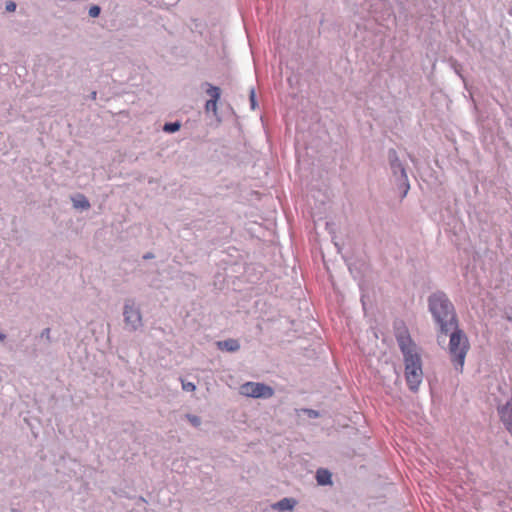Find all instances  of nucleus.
<instances>
[{
    "label": "nucleus",
    "instance_id": "f257e3e1",
    "mask_svg": "<svg viewBox=\"0 0 512 512\" xmlns=\"http://www.w3.org/2000/svg\"><path fill=\"white\" fill-rule=\"evenodd\" d=\"M397 341L404 355L406 382L412 391H416L423 379L421 358L409 335L399 334Z\"/></svg>",
    "mask_w": 512,
    "mask_h": 512
},
{
    "label": "nucleus",
    "instance_id": "f03ea898",
    "mask_svg": "<svg viewBox=\"0 0 512 512\" xmlns=\"http://www.w3.org/2000/svg\"><path fill=\"white\" fill-rule=\"evenodd\" d=\"M429 310L435 322L439 325L440 334L447 335L452 328H456L458 320L451 301L443 292H436L429 297Z\"/></svg>",
    "mask_w": 512,
    "mask_h": 512
},
{
    "label": "nucleus",
    "instance_id": "7ed1b4c3",
    "mask_svg": "<svg viewBox=\"0 0 512 512\" xmlns=\"http://www.w3.org/2000/svg\"><path fill=\"white\" fill-rule=\"evenodd\" d=\"M447 347L448 355L454 369L458 373L463 372L466 356L470 350V342L467 335L458 328H452Z\"/></svg>",
    "mask_w": 512,
    "mask_h": 512
},
{
    "label": "nucleus",
    "instance_id": "20e7f679",
    "mask_svg": "<svg viewBox=\"0 0 512 512\" xmlns=\"http://www.w3.org/2000/svg\"><path fill=\"white\" fill-rule=\"evenodd\" d=\"M240 394L253 398H270L274 390L263 383L247 382L240 386Z\"/></svg>",
    "mask_w": 512,
    "mask_h": 512
},
{
    "label": "nucleus",
    "instance_id": "39448f33",
    "mask_svg": "<svg viewBox=\"0 0 512 512\" xmlns=\"http://www.w3.org/2000/svg\"><path fill=\"white\" fill-rule=\"evenodd\" d=\"M124 317L126 325L129 326L131 330H136L139 326H141L142 318L140 311L133 305H125Z\"/></svg>",
    "mask_w": 512,
    "mask_h": 512
},
{
    "label": "nucleus",
    "instance_id": "423d86ee",
    "mask_svg": "<svg viewBox=\"0 0 512 512\" xmlns=\"http://www.w3.org/2000/svg\"><path fill=\"white\" fill-rule=\"evenodd\" d=\"M498 412L502 423L512 436V403L507 402L499 408Z\"/></svg>",
    "mask_w": 512,
    "mask_h": 512
},
{
    "label": "nucleus",
    "instance_id": "0eeeda50",
    "mask_svg": "<svg viewBox=\"0 0 512 512\" xmlns=\"http://www.w3.org/2000/svg\"><path fill=\"white\" fill-rule=\"evenodd\" d=\"M296 504H297V501L293 498H283L282 500L273 504L272 508L279 510V511H286V510L292 511Z\"/></svg>",
    "mask_w": 512,
    "mask_h": 512
},
{
    "label": "nucleus",
    "instance_id": "6e6552de",
    "mask_svg": "<svg viewBox=\"0 0 512 512\" xmlns=\"http://www.w3.org/2000/svg\"><path fill=\"white\" fill-rule=\"evenodd\" d=\"M217 347L222 351L235 352L239 350L240 344L235 339H227L224 341H218Z\"/></svg>",
    "mask_w": 512,
    "mask_h": 512
},
{
    "label": "nucleus",
    "instance_id": "1a4fd4ad",
    "mask_svg": "<svg viewBox=\"0 0 512 512\" xmlns=\"http://www.w3.org/2000/svg\"><path fill=\"white\" fill-rule=\"evenodd\" d=\"M316 480L319 485L332 484L331 473L326 469H319L316 473Z\"/></svg>",
    "mask_w": 512,
    "mask_h": 512
},
{
    "label": "nucleus",
    "instance_id": "9d476101",
    "mask_svg": "<svg viewBox=\"0 0 512 512\" xmlns=\"http://www.w3.org/2000/svg\"><path fill=\"white\" fill-rule=\"evenodd\" d=\"M206 92L210 96L211 100L218 101L220 99L221 91L219 87L209 85Z\"/></svg>",
    "mask_w": 512,
    "mask_h": 512
},
{
    "label": "nucleus",
    "instance_id": "9b49d317",
    "mask_svg": "<svg viewBox=\"0 0 512 512\" xmlns=\"http://www.w3.org/2000/svg\"><path fill=\"white\" fill-rule=\"evenodd\" d=\"M181 125L179 122L166 123L163 130L167 133H174L180 129Z\"/></svg>",
    "mask_w": 512,
    "mask_h": 512
},
{
    "label": "nucleus",
    "instance_id": "f8f14e48",
    "mask_svg": "<svg viewBox=\"0 0 512 512\" xmlns=\"http://www.w3.org/2000/svg\"><path fill=\"white\" fill-rule=\"evenodd\" d=\"M74 206L77 208L80 207L83 209H88L90 204L84 196H80L79 199L74 200Z\"/></svg>",
    "mask_w": 512,
    "mask_h": 512
},
{
    "label": "nucleus",
    "instance_id": "ddd939ff",
    "mask_svg": "<svg viewBox=\"0 0 512 512\" xmlns=\"http://www.w3.org/2000/svg\"><path fill=\"white\" fill-rule=\"evenodd\" d=\"M217 102L215 100L209 99L205 104V109L207 112L212 111L214 114L217 113Z\"/></svg>",
    "mask_w": 512,
    "mask_h": 512
},
{
    "label": "nucleus",
    "instance_id": "4468645a",
    "mask_svg": "<svg viewBox=\"0 0 512 512\" xmlns=\"http://www.w3.org/2000/svg\"><path fill=\"white\" fill-rule=\"evenodd\" d=\"M100 14V7L97 5H93L89 9V15L93 18L98 17Z\"/></svg>",
    "mask_w": 512,
    "mask_h": 512
},
{
    "label": "nucleus",
    "instance_id": "2eb2a0df",
    "mask_svg": "<svg viewBox=\"0 0 512 512\" xmlns=\"http://www.w3.org/2000/svg\"><path fill=\"white\" fill-rule=\"evenodd\" d=\"M182 389L185 390V391H195L196 386L192 382L182 381Z\"/></svg>",
    "mask_w": 512,
    "mask_h": 512
},
{
    "label": "nucleus",
    "instance_id": "dca6fc26",
    "mask_svg": "<svg viewBox=\"0 0 512 512\" xmlns=\"http://www.w3.org/2000/svg\"><path fill=\"white\" fill-rule=\"evenodd\" d=\"M189 421L191 422L192 425L194 426H199L200 425V418L197 417V416H194V415H188L187 416Z\"/></svg>",
    "mask_w": 512,
    "mask_h": 512
},
{
    "label": "nucleus",
    "instance_id": "f3484780",
    "mask_svg": "<svg viewBox=\"0 0 512 512\" xmlns=\"http://www.w3.org/2000/svg\"><path fill=\"white\" fill-rule=\"evenodd\" d=\"M16 9V4L12 1L6 3V10L9 12H13Z\"/></svg>",
    "mask_w": 512,
    "mask_h": 512
},
{
    "label": "nucleus",
    "instance_id": "a211bd4d",
    "mask_svg": "<svg viewBox=\"0 0 512 512\" xmlns=\"http://www.w3.org/2000/svg\"><path fill=\"white\" fill-rule=\"evenodd\" d=\"M250 100H251L252 108H254L255 107V92L253 89L250 92Z\"/></svg>",
    "mask_w": 512,
    "mask_h": 512
},
{
    "label": "nucleus",
    "instance_id": "6ab92c4d",
    "mask_svg": "<svg viewBox=\"0 0 512 512\" xmlns=\"http://www.w3.org/2000/svg\"><path fill=\"white\" fill-rule=\"evenodd\" d=\"M397 166L400 168L402 175L406 178V172H405V169H404L403 167H401V165H400V164H397Z\"/></svg>",
    "mask_w": 512,
    "mask_h": 512
},
{
    "label": "nucleus",
    "instance_id": "aec40b11",
    "mask_svg": "<svg viewBox=\"0 0 512 512\" xmlns=\"http://www.w3.org/2000/svg\"><path fill=\"white\" fill-rule=\"evenodd\" d=\"M50 329L47 328L43 331V335H45L47 338H49Z\"/></svg>",
    "mask_w": 512,
    "mask_h": 512
},
{
    "label": "nucleus",
    "instance_id": "412c9836",
    "mask_svg": "<svg viewBox=\"0 0 512 512\" xmlns=\"http://www.w3.org/2000/svg\"><path fill=\"white\" fill-rule=\"evenodd\" d=\"M152 257H153V256H152V254H150V253H149V254H147V255H144V259H150V258H152Z\"/></svg>",
    "mask_w": 512,
    "mask_h": 512
},
{
    "label": "nucleus",
    "instance_id": "4be33fe9",
    "mask_svg": "<svg viewBox=\"0 0 512 512\" xmlns=\"http://www.w3.org/2000/svg\"><path fill=\"white\" fill-rule=\"evenodd\" d=\"M5 339V335L0 333V341H3Z\"/></svg>",
    "mask_w": 512,
    "mask_h": 512
}]
</instances>
